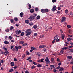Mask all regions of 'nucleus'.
I'll list each match as a JSON object with an SVG mask.
<instances>
[{
    "mask_svg": "<svg viewBox=\"0 0 73 73\" xmlns=\"http://www.w3.org/2000/svg\"><path fill=\"white\" fill-rule=\"evenodd\" d=\"M25 73H29V72H28V71L26 70L25 71Z\"/></svg>",
    "mask_w": 73,
    "mask_h": 73,
    "instance_id": "nucleus-64",
    "label": "nucleus"
},
{
    "mask_svg": "<svg viewBox=\"0 0 73 73\" xmlns=\"http://www.w3.org/2000/svg\"><path fill=\"white\" fill-rule=\"evenodd\" d=\"M67 41H71V38H68L67 39Z\"/></svg>",
    "mask_w": 73,
    "mask_h": 73,
    "instance_id": "nucleus-55",
    "label": "nucleus"
},
{
    "mask_svg": "<svg viewBox=\"0 0 73 73\" xmlns=\"http://www.w3.org/2000/svg\"><path fill=\"white\" fill-rule=\"evenodd\" d=\"M28 7H29V9H31V4H29L28 5Z\"/></svg>",
    "mask_w": 73,
    "mask_h": 73,
    "instance_id": "nucleus-31",
    "label": "nucleus"
},
{
    "mask_svg": "<svg viewBox=\"0 0 73 73\" xmlns=\"http://www.w3.org/2000/svg\"><path fill=\"white\" fill-rule=\"evenodd\" d=\"M10 21L11 23H12L13 22V20L11 19L10 20Z\"/></svg>",
    "mask_w": 73,
    "mask_h": 73,
    "instance_id": "nucleus-58",
    "label": "nucleus"
},
{
    "mask_svg": "<svg viewBox=\"0 0 73 73\" xmlns=\"http://www.w3.org/2000/svg\"><path fill=\"white\" fill-rule=\"evenodd\" d=\"M14 20H15L16 21H18V18L17 17H15L14 18Z\"/></svg>",
    "mask_w": 73,
    "mask_h": 73,
    "instance_id": "nucleus-33",
    "label": "nucleus"
},
{
    "mask_svg": "<svg viewBox=\"0 0 73 73\" xmlns=\"http://www.w3.org/2000/svg\"><path fill=\"white\" fill-rule=\"evenodd\" d=\"M58 38V35H56L54 38V40H57Z\"/></svg>",
    "mask_w": 73,
    "mask_h": 73,
    "instance_id": "nucleus-9",
    "label": "nucleus"
},
{
    "mask_svg": "<svg viewBox=\"0 0 73 73\" xmlns=\"http://www.w3.org/2000/svg\"><path fill=\"white\" fill-rule=\"evenodd\" d=\"M33 24V23L31 22L29 23V25L30 26H32Z\"/></svg>",
    "mask_w": 73,
    "mask_h": 73,
    "instance_id": "nucleus-43",
    "label": "nucleus"
},
{
    "mask_svg": "<svg viewBox=\"0 0 73 73\" xmlns=\"http://www.w3.org/2000/svg\"><path fill=\"white\" fill-rule=\"evenodd\" d=\"M26 54L27 55H29L30 54V53L28 51H27L26 52Z\"/></svg>",
    "mask_w": 73,
    "mask_h": 73,
    "instance_id": "nucleus-36",
    "label": "nucleus"
},
{
    "mask_svg": "<svg viewBox=\"0 0 73 73\" xmlns=\"http://www.w3.org/2000/svg\"><path fill=\"white\" fill-rule=\"evenodd\" d=\"M35 11V10L33 9H31L30 11V12H31V13H33L34 12V11Z\"/></svg>",
    "mask_w": 73,
    "mask_h": 73,
    "instance_id": "nucleus-12",
    "label": "nucleus"
},
{
    "mask_svg": "<svg viewBox=\"0 0 73 73\" xmlns=\"http://www.w3.org/2000/svg\"><path fill=\"white\" fill-rule=\"evenodd\" d=\"M67 27H68V28H71V26L70 25H67Z\"/></svg>",
    "mask_w": 73,
    "mask_h": 73,
    "instance_id": "nucleus-54",
    "label": "nucleus"
},
{
    "mask_svg": "<svg viewBox=\"0 0 73 73\" xmlns=\"http://www.w3.org/2000/svg\"><path fill=\"white\" fill-rule=\"evenodd\" d=\"M13 69L11 68L9 71V72H12V71H13Z\"/></svg>",
    "mask_w": 73,
    "mask_h": 73,
    "instance_id": "nucleus-39",
    "label": "nucleus"
},
{
    "mask_svg": "<svg viewBox=\"0 0 73 73\" xmlns=\"http://www.w3.org/2000/svg\"><path fill=\"white\" fill-rule=\"evenodd\" d=\"M61 40V39H59L56 40V42H58V41H60Z\"/></svg>",
    "mask_w": 73,
    "mask_h": 73,
    "instance_id": "nucleus-59",
    "label": "nucleus"
},
{
    "mask_svg": "<svg viewBox=\"0 0 73 73\" xmlns=\"http://www.w3.org/2000/svg\"><path fill=\"white\" fill-rule=\"evenodd\" d=\"M46 63L47 64H50V61H49V59L48 58V57H46L45 59Z\"/></svg>",
    "mask_w": 73,
    "mask_h": 73,
    "instance_id": "nucleus-2",
    "label": "nucleus"
},
{
    "mask_svg": "<svg viewBox=\"0 0 73 73\" xmlns=\"http://www.w3.org/2000/svg\"><path fill=\"white\" fill-rule=\"evenodd\" d=\"M5 31L7 32H9V30L8 29V28H7L6 29Z\"/></svg>",
    "mask_w": 73,
    "mask_h": 73,
    "instance_id": "nucleus-28",
    "label": "nucleus"
},
{
    "mask_svg": "<svg viewBox=\"0 0 73 73\" xmlns=\"http://www.w3.org/2000/svg\"><path fill=\"white\" fill-rule=\"evenodd\" d=\"M63 70H64V68L63 67H60L59 70L60 72H61V71H62Z\"/></svg>",
    "mask_w": 73,
    "mask_h": 73,
    "instance_id": "nucleus-14",
    "label": "nucleus"
},
{
    "mask_svg": "<svg viewBox=\"0 0 73 73\" xmlns=\"http://www.w3.org/2000/svg\"><path fill=\"white\" fill-rule=\"evenodd\" d=\"M10 64H11V66H15V63H14V62H11L10 63Z\"/></svg>",
    "mask_w": 73,
    "mask_h": 73,
    "instance_id": "nucleus-16",
    "label": "nucleus"
},
{
    "mask_svg": "<svg viewBox=\"0 0 73 73\" xmlns=\"http://www.w3.org/2000/svg\"><path fill=\"white\" fill-rule=\"evenodd\" d=\"M38 62H41V60L40 59H39L38 60Z\"/></svg>",
    "mask_w": 73,
    "mask_h": 73,
    "instance_id": "nucleus-63",
    "label": "nucleus"
},
{
    "mask_svg": "<svg viewBox=\"0 0 73 73\" xmlns=\"http://www.w3.org/2000/svg\"><path fill=\"white\" fill-rule=\"evenodd\" d=\"M13 29V26H11L10 28V30H12Z\"/></svg>",
    "mask_w": 73,
    "mask_h": 73,
    "instance_id": "nucleus-48",
    "label": "nucleus"
},
{
    "mask_svg": "<svg viewBox=\"0 0 73 73\" xmlns=\"http://www.w3.org/2000/svg\"><path fill=\"white\" fill-rule=\"evenodd\" d=\"M26 45H27V43H25L22 45V46H26Z\"/></svg>",
    "mask_w": 73,
    "mask_h": 73,
    "instance_id": "nucleus-61",
    "label": "nucleus"
},
{
    "mask_svg": "<svg viewBox=\"0 0 73 73\" xmlns=\"http://www.w3.org/2000/svg\"><path fill=\"white\" fill-rule=\"evenodd\" d=\"M57 70L56 69H54L53 70V72H54V73H56V72H57Z\"/></svg>",
    "mask_w": 73,
    "mask_h": 73,
    "instance_id": "nucleus-30",
    "label": "nucleus"
},
{
    "mask_svg": "<svg viewBox=\"0 0 73 73\" xmlns=\"http://www.w3.org/2000/svg\"><path fill=\"white\" fill-rule=\"evenodd\" d=\"M24 43V41H21L19 42V43L20 44H23Z\"/></svg>",
    "mask_w": 73,
    "mask_h": 73,
    "instance_id": "nucleus-19",
    "label": "nucleus"
},
{
    "mask_svg": "<svg viewBox=\"0 0 73 73\" xmlns=\"http://www.w3.org/2000/svg\"><path fill=\"white\" fill-rule=\"evenodd\" d=\"M41 18V17L40 15H38L36 17V19L37 20H40Z\"/></svg>",
    "mask_w": 73,
    "mask_h": 73,
    "instance_id": "nucleus-18",
    "label": "nucleus"
},
{
    "mask_svg": "<svg viewBox=\"0 0 73 73\" xmlns=\"http://www.w3.org/2000/svg\"><path fill=\"white\" fill-rule=\"evenodd\" d=\"M37 35V34L36 33H34V36H36Z\"/></svg>",
    "mask_w": 73,
    "mask_h": 73,
    "instance_id": "nucleus-45",
    "label": "nucleus"
},
{
    "mask_svg": "<svg viewBox=\"0 0 73 73\" xmlns=\"http://www.w3.org/2000/svg\"><path fill=\"white\" fill-rule=\"evenodd\" d=\"M31 30L30 29H28L27 30H26V31L25 32L26 33H27V32H31Z\"/></svg>",
    "mask_w": 73,
    "mask_h": 73,
    "instance_id": "nucleus-10",
    "label": "nucleus"
},
{
    "mask_svg": "<svg viewBox=\"0 0 73 73\" xmlns=\"http://www.w3.org/2000/svg\"><path fill=\"white\" fill-rule=\"evenodd\" d=\"M53 3H56V0H52Z\"/></svg>",
    "mask_w": 73,
    "mask_h": 73,
    "instance_id": "nucleus-60",
    "label": "nucleus"
},
{
    "mask_svg": "<svg viewBox=\"0 0 73 73\" xmlns=\"http://www.w3.org/2000/svg\"><path fill=\"white\" fill-rule=\"evenodd\" d=\"M4 44H9V42L7 41H5L4 42Z\"/></svg>",
    "mask_w": 73,
    "mask_h": 73,
    "instance_id": "nucleus-21",
    "label": "nucleus"
},
{
    "mask_svg": "<svg viewBox=\"0 0 73 73\" xmlns=\"http://www.w3.org/2000/svg\"><path fill=\"white\" fill-rule=\"evenodd\" d=\"M60 53L61 54H63V53H64V50H62L60 51Z\"/></svg>",
    "mask_w": 73,
    "mask_h": 73,
    "instance_id": "nucleus-40",
    "label": "nucleus"
},
{
    "mask_svg": "<svg viewBox=\"0 0 73 73\" xmlns=\"http://www.w3.org/2000/svg\"><path fill=\"white\" fill-rule=\"evenodd\" d=\"M55 42H56V41L54 40L52 42V44H54Z\"/></svg>",
    "mask_w": 73,
    "mask_h": 73,
    "instance_id": "nucleus-62",
    "label": "nucleus"
},
{
    "mask_svg": "<svg viewBox=\"0 0 73 73\" xmlns=\"http://www.w3.org/2000/svg\"><path fill=\"white\" fill-rule=\"evenodd\" d=\"M27 33H26V36H29L31 33H32V31H30V32H27Z\"/></svg>",
    "mask_w": 73,
    "mask_h": 73,
    "instance_id": "nucleus-6",
    "label": "nucleus"
},
{
    "mask_svg": "<svg viewBox=\"0 0 73 73\" xmlns=\"http://www.w3.org/2000/svg\"><path fill=\"white\" fill-rule=\"evenodd\" d=\"M15 33H16L17 35H19L20 33H21V31L20 30H19L18 31V30L15 31Z\"/></svg>",
    "mask_w": 73,
    "mask_h": 73,
    "instance_id": "nucleus-4",
    "label": "nucleus"
},
{
    "mask_svg": "<svg viewBox=\"0 0 73 73\" xmlns=\"http://www.w3.org/2000/svg\"><path fill=\"white\" fill-rule=\"evenodd\" d=\"M58 65L60 66V65H61L62 64L61 63V62H60V63H58Z\"/></svg>",
    "mask_w": 73,
    "mask_h": 73,
    "instance_id": "nucleus-50",
    "label": "nucleus"
},
{
    "mask_svg": "<svg viewBox=\"0 0 73 73\" xmlns=\"http://www.w3.org/2000/svg\"><path fill=\"white\" fill-rule=\"evenodd\" d=\"M46 49L45 48H44L43 49V51L44 52H46Z\"/></svg>",
    "mask_w": 73,
    "mask_h": 73,
    "instance_id": "nucleus-57",
    "label": "nucleus"
},
{
    "mask_svg": "<svg viewBox=\"0 0 73 73\" xmlns=\"http://www.w3.org/2000/svg\"><path fill=\"white\" fill-rule=\"evenodd\" d=\"M9 40H12V37L11 36H9Z\"/></svg>",
    "mask_w": 73,
    "mask_h": 73,
    "instance_id": "nucleus-38",
    "label": "nucleus"
},
{
    "mask_svg": "<svg viewBox=\"0 0 73 73\" xmlns=\"http://www.w3.org/2000/svg\"><path fill=\"white\" fill-rule=\"evenodd\" d=\"M68 49V47H64L62 48V50H66Z\"/></svg>",
    "mask_w": 73,
    "mask_h": 73,
    "instance_id": "nucleus-20",
    "label": "nucleus"
},
{
    "mask_svg": "<svg viewBox=\"0 0 73 73\" xmlns=\"http://www.w3.org/2000/svg\"><path fill=\"white\" fill-rule=\"evenodd\" d=\"M56 61H58V62H60V60L59 58H57L56 60Z\"/></svg>",
    "mask_w": 73,
    "mask_h": 73,
    "instance_id": "nucleus-47",
    "label": "nucleus"
},
{
    "mask_svg": "<svg viewBox=\"0 0 73 73\" xmlns=\"http://www.w3.org/2000/svg\"><path fill=\"white\" fill-rule=\"evenodd\" d=\"M38 10H39L38 8L37 7L35 9V11L36 12H38Z\"/></svg>",
    "mask_w": 73,
    "mask_h": 73,
    "instance_id": "nucleus-24",
    "label": "nucleus"
},
{
    "mask_svg": "<svg viewBox=\"0 0 73 73\" xmlns=\"http://www.w3.org/2000/svg\"><path fill=\"white\" fill-rule=\"evenodd\" d=\"M35 54L36 56H38V57H39V56H40V54H41L40 53L38 52H35Z\"/></svg>",
    "mask_w": 73,
    "mask_h": 73,
    "instance_id": "nucleus-5",
    "label": "nucleus"
},
{
    "mask_svg": "<svg viewBox=\"0 0 73 73\" xmlns=\"http://www.w3.org/2000/svg\"><path fill=\"white\" fill-rule=\"evenodd\" d=\"M52 7L53 8L51 9L52 11L54 12L57 9V7L56 6H53Z\"/></svg>",
    "mask_w": 73,
    "mask_h": 73,
    "instance_id": "nucleus-3",
    "label": "nucleus"
},
{
    "mask_svg": "<svg viewBox=\"0 0 73 73\" xmlns=\"http://www.w3.org/2000/svg\"><path fill=\"white\" fill-rule=\"evenodd\" d=\"M45 47H46V46L44 45H40L39 46V48H45Z\"/></svg>",
    "mask_w": 73,
    "mask_h": 73,
    "instance_id": "nucleus-7",
    "label": "nucleus"
},
{
    "mask_svg": "<svg viewBox=\"0 0 73 73\" xmlns=\"http://www.w3.org/2000/svg\"><path fill=\"white\" fill-rule=\"evenodd\" d=\"M3 49L5 51H6L7 50H7V48H6L5 47H3Z\"/></svg>",
    "mask_w": 73,
    "mask_h": 73,
    "instance_id": "nucleus-37",
    "label": "nucleus"
},
{
    "mask_svg": "<svg viewBox=\"0 0 73 73\" xmlns=\"http://www.w3.org/2000/svg\"><path fill=\"white\" fill-rule=\"evenodd\" d=\"M37 66L39 67V68H40V67H42V66L41 64H39Z\"/></svg>",
    "mask_w": 73,
    "mask_h": 73,
    "instance_id": "nucleus-29",
    "label": "nucleus"
},
{
    "mask_svg": "<svg viewBox=\"0 0 73 73\" xmlns=\"http://www.w3.org/2000/svg\"><path fill=\"white\" fill-rule=\"evenodd\" d=\"M33 28L34 29H36V28H37V26L36 25H35L34 26Z\"/></svg>",
    "mask_w": 73,
    "mask_h": 73,
    "instance_id": "nucleus-32",
    "label": "nucleus"
},
{
    "mask_svg": "<svg viewBox=\"0 0 73 73\" xmlns=\"http://www.w3.org/2000/svg\"><path fill=\"white\" fill-rule=\"evenodd\" d=\"M35 18V17L33 15H31L29 18L28 19L30 21H33Z\"/></svg>",
    "mask_w": 73,
    "mask_h": 73,
    "instance_id": "nucleus-1",
    "label": "nucleus"
},
{
    "mask_svg": "<svg viewBox=\"0 0 73 73\" xmlns=\"http://www.w3.org/2000/svg\"><path fill=\"white\" fill-rule=\"evenodd\" d=\"M33 64H34L35 65H37V63L35 62H33Z\"/></svg>",
    "mask_w": 73,
    "mask_h": 73,
    "instance_id": "nucleus-49",
    "label": "nucleus"
},
{
    "mask_svg": "<svg viewBox=\"0 0 73 73\" xmlns=\"http://www.w3.org/2000/svg\"><path fill=\"white\" fill-rule=\"evenodd\" d=\"M24 32H22L21 33V35H20V36H24Z\"/></svg>",
    "mask_w": 73,
    "mask_h": 73,
    "instance_id": "nucleus-23",
    "label": "nucleus"
},
{
    "mask_svg": "<svg viewBox=\"0 0 73 73\" xmlns=\"http://www.w3.org/2000/svg\"><path fill=\"white\" fill-rule=\"evenodd\" d=\"M23 12H21L20 14V15L21 17H23Z\"/></svg>",
    "mask_w": 73,
    "mask_h": 73,
    "instance_id": "nucleus-27",
    "label": "nucleus"
},
{
    "mask_svg": "<svg viewBox=\"0 0 73 73\" xmlns=\"http://www.w3.org/2000/svg\"><path fill=\"white\" fill-rule=\"evenodd\" d=\"M12 51L13 52H15V51H16V48H13L12 49Z\"/></svg>",
    "mask_w": 73,
    "mask_h": 73,
    "instance_id": "nucleus-51",
    "label": "nucleus"
},
{
    "mask_svg": "<svg viewBox=\"0 0 73 73\" xmlns=\"http://www.w3.org/2000/svg\"><path fill=\"white\" fill-rule=\"evenodd\" d=\"M5 53H6V54H8V53H9V52L8 51H7V50L5 51Z\"/></svg>",
    "mask_w": 73,
    "mask_h": 73,
    "instance_id": "nucleus-44",
    "label": "nucleus"
},
{
    "mask_svg": "<svg viewBox=\"0 0 73 73\" xmlns=\"http://www.w3.org/2000/svg\"><path fill=\"white\" fill-rule=\"evenodd\" d=\"M41 12H42V13H44V12H45L44 10V9H42L41 10Z\"/></svg>",
    "mask_w": 73,
    "mask_h": 73,
    "instance_id": "nucleus-46",
    "label": "nucleus"
},
{
    "mask_svg": "<svg viewBox=\"0 0 73 73\" xmlns=\"http://www.w3.org/2000/svg\"><path fill=\"white\" fill-rule=\"evenodd\" d=\"M44 35H41L40 36V38H44Z\"/></svg>",
    "mask_w": 73,
    "mask_h": 73,
    "instance_id": "nucleus-34",
    "label": "nucleus"
},
{
    "mask_svg": "<svg viewBox=\"0 0 73 73\" xmlns=\"http://www.w3.org/2000/svg\"><path fill=\"white\" fill-rule=\"evenodd\" d=\"M44 59H41L40 60V62H44Z\"/></svg>",
    "mask_w": 73,
    "mask_h": 73,
    "instance_id": "nucleus-42",
    "label": "nucleus"
},
{
    "mask_svg": "<svg viewBox=\"0 0 73 73\" xmlns=\"http://www.w3.org/2000/svg\"><path fill=\"white\" fill-rule=\"evenodd\" d=\"M25 23H26V24H29V21L28 20H26L25 21Z\"/></svg>",
    "mask_w": 73,
    "mask_h": 73,
    "instance_id": "nucleus-15",
    "label": "nucleus"
},
{
    "mask_svg": "<svg viewBox=\"0 0 73 73\" xmlns=\"http://www.w3.org/2000/svg\"><path fill=\"white\" fill-rule=\"evenodd\" d=\"M30 59H31V57H29L28 59H27V61H29V60Z\"/></svg>",
    "mask_w": 73,
    "mask_h": 73,
    "instance_id": "nucleus-53",
    "label": "nucleus"
},
{
    "mask_svg": "<svg viewBox=\"0 0 73 73\" xmlns=\"http://www.w3.org/2000/svg\"><path fill=\"white\" fill-rule=\"evenodd\" d=\"M14 36H15V37H20V36L17 35L16 34L14 35Z\"/></svg>",
    "mask_w": 73,
    "mask_h": 73,
    "instance_id": "nucleus-41",
    "label": "nucleus"
},
{
    "mask_svg": "<svg viewBox=\"0 0 73 73\" xmlns=\"http://www.w3.org/2000/svg\"><path fill=\"white\" fill-rule=\"evenodd\" d=\"M21 48H22V46H18L19 49H21Z\"/></svg>",
    "mask_w": 73,
    "mask_h": 73,
    "instance_id": "nucleus-35",
    "label": "nucleus"
},
{
    "mask_svg": "<svg viewBox=\"0 0 73 73\" xmlns=\"http://www.w3.org/2000/svg\"><path fill=\"white\" fill-rule=\"evenodd\" d=\"M68 12H69V11L68 10L66 9L65 10V13L66 14H68Z\"/></svg>",
    "mask_w": 73,
    "mask_h": 73,
    "instance_id": "nucleus-25",
    "label": "nucleus"
},
{
    "mask_svg": "<svg viewBox=\"0 0 73 73\" xmlns=\"http://www.w3.org/2000/svg\"><path fill=\"white\" fill-rule=\"evenodd\" d=\"M17 68V65L16 66H15L14 67H13V68H14L15 69H16Z\"/></svg>",
    "mask_w": 73,
    "mask_h": 73,
    "instance_id": "nucleus-56",
    "label": "nucleus"
},
{
    "mask_svg": "<svg viewBox=\"0 0 73 73\" xmlns=\"http://www.w3.org/2000/svg\"><path fill=\"white\" fill-rule=\"evenodd\" d=\"M54 58H53L52 57L51 58V61L52 62H54Z\"/></svg>",
    "mask_w": 73,
    "mask_h": 73,
    "instance_id": "nucleus-26",
    "label": "nucleus"
},
{
    "mask_svg": "<svg viewBox=\"0 0 73 73\" xmlns=\"http://www.w3.org/2000/svg\"><path fill=\"white\" fill-rule=\"evenodd\" d=\"M49 11V9H44V12H48Z\"/></svg>",
    "mask_w": 73,
    "mask_h": 73,
    "instance_id": "nucleus-17",
    "label": "nucleus"
},
{
    "mask_svg": "<svg viewBox=\"0 0 73 73\" xmlns=\"http://www.w3.org/2000/svg\"><path fill=\"white\" fill-rule=\"evenodd\" d=\"M14 61H17V59H16V58H14Z\"/></svg>",
    "mask_w": 73,
    "mask_h": 73,
    "instance_id": "nucleus-52",
    "label": "nucleus"
},
{
    "mask_svg": "<svg viewBox=\"0 0 73 73\" xmlns=\"http://www.w3.org/2000/svg\"><path fill=\"white\" fill-rule=\"evenodd\" d=\"M61 36H62V39L64 40V39L65 38V35H64V34H62L61 35Z\"/></svg>",
    "mask_w": 73,
    "mask_h": 73,
    "instance_id": "nucleus-13",
    "label": "nucleus"
},
{
    "mask_svg": "<svg viewBox=\"0 0 73 73\" xmlns=\"http://www.w3.org/2000/svg\"><path fill=\"white\" fill-rule=\"evenodd\" d=\"M67 58L70 60L72 58V56H67Z\"/></svg>",
    "mask_w": 73,
    "mask_h": 73,
    "instance_id": "nucleus-11",
    "label": "nucleus"
},
{
    "mask_svg": "<svg viewBox=\"0 0 73 73\" xmlns=\"http://www.w3.org/2000/svg\"><path fill=\"white\" fill-rule=\"evenodd\" d=\"M65 20H66V17H62V19L61 20V22H64V21H65Z\"/></svg>",
    "mask_w": 73,
    "mask_h": 73,
    "instance_id": "nucleus-8",
    "label": "nucleus"
},
{
    "mask_svg": "<svg viewBox=\"0 0 73 73\" xmlns=\"http://www.w3.org/2000/svg\"><path fill=\"white\" fill-rule=\"evenodd\" d=\"M50 67L52 69H54L55 68V67L53 65H50Z\"/></svg>",
    "mask_w": 73,
    "mask_h": 73,
    "instance_id": "nucleus-22",
    "label": "nucleus"
}]
</instances>
